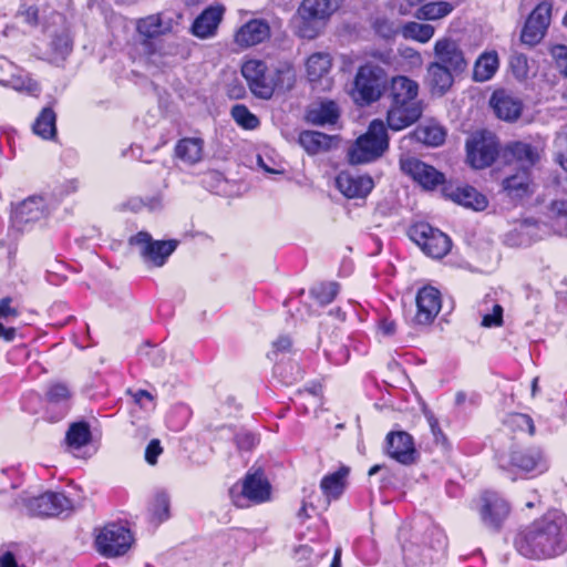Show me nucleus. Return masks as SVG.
Returning a JSON list of instances; mask_svg holds the SVG:
<instances>
[{"mask_svg": "<svg viewBox=\"0 0 567 567\" xmlns=\"http://www.w3.org/2000/svg\"><path fill=\"white\" fill-rule=\"evenodd\" d=\"M518 551L529 558H550L567 549V519L549 512L532 523L515 539Z\"/></svg>", "mask_w": 567, "mask_h": 567, "instance_id": "obj_1", "label": "nucleus"}, {"mask_svg": "<svg viewBox=\"0 0 567 567\" xmlns=\"http://www.w3.org/2000/svg\"><path fill=\"white\" fill-rule=\"evenodd\" d=\"M241 74L246 79L251 92L261 99H270L275 87L290 86L293 72L290 65L268 68L261 60L251 59L241 66Z\"/></svg>", "mask_w": 567, "mask_h": 567, "instance_id": "obj_2", "label": "nucleus"}, {"mask_svg": "<svg viewBox=\"0 0 567 567\" xmlns=\"http://www.w3.org/2000/svg\"><path fill=\"white\" fill-rule=\"evenodd\" d=\"M388 146L389 137L384 123L381 120H373L368 131L349 147V162L354 165L373 162L386 151Z\"/></svg>", "mask_w": 567, "mask_h": 567, "instance_id": "obj_3", "label": "nucleus"}, {"mask_svg": "<svg viewBox=\"0 0 567 567\" xmlns=\"http://www.w3.org/2000/svg\"><path fill=\"white\" fill-rule=\"evenodd\" d=\"M343 0H302L298 9V32L307 39L316 38Z\"/></svg>", "mask_w": 567, "mask_h": 567, "instance_id": "obj_4", "label": "nucleus"}, {"mask_svg": "<svg viewBox=\"0 0 567 567\" xmlns=\"http://www.w3.org/2000/svg\"><path fill=\"white\" fill-rule=\"evenodd\" d=\"M385 84L384 69L374 63H365L358 69L350 94L357 104L368 105L382 96Z\"/></svg>", "mask_w": 567, "mask_h": 567, "instance_id": "obj_5", "label": "nucleus"}, {"mask_svg": "<svg viewBox=\"0 0 567 567\" xmlns=\"http://www.w3.org/2000/svg\"><path fill=\"white\" fill-rule=\"evenodd\" d=\"M229 495L237 507L245 508L249 503L267 502L270 498V484L262 473H248L241 482L231 486Z\"/></svg>", "mask_w": 567, "mask_h": 567, "instance_id": "obj_6", "label": "nucleus"}, {"mask_svg": "<svg viewBox=\"0 0 567 567\" xmlns=\"http://www.w3.org/2000/svg\"><path fill=\"white\" fill-rule=\"evenodd\" d=\"M133 542L131 530L115 523L105 525L95 537L96 550L107 558L125 555Z\"/></svg>", "mask_w": 567, "mask_h": 567, "instance_id": "obj_7", "label": "nucleus"}, {"mask_svg": "<svg viewBox=\"0 0 567 567\" xmlns=\"http://www.w3.org/2000/svg\"><path fill=\"white\" fill-rule=\"evenodd\" d=\"M409 236L424 254L432 258H442L451 249V239L441 230L425 223L412 226Z\"/></svg>", "mask_w": 567, "mask_h": 567, "instance_id": "obj_8", "label": "nucleus"}, {"mask_svg": "<svg viewBox=\"0 0 567 567\" xmlns=\"http://www.w3.org/2000/svg\"><path fill=\"white\" fill-rule=\"evenodd\" d=\"M467 162L474 168L489 166L498 154V142L491 132H477L466 143Z\"/></svg>", "mask_w": 567, "mask_h": 567, "instance_id": "obj_9", "label": "nucleus"}, {"mask_svg": "<svg viewBox=\"0 0 567 567\" xmlns=\"http://www.w3.org/2000/svg\"><path fill=\"white\" fill-rule=\"evenodd\" d=\"M551 20V3L548 1L539 2L528 14L520 32V41L535 47L545 37Z\"/></svg>", "mask_w": 567, "mask_h": 567, "instance_id": "obj_10", "label": "nucleus"}, {"mask_svg": "<svg viewBox=\"0 0 567 567\" xmlns=\"http://www.w3.org/2000/svg\"><path fill=\"white\" fill-rule=\"evenodd\" d=\"M23 506L33 516H58L72 511V502L63 494L45 492L40 496L23 498Z\"/></svg>", "mask_w": 567, "mask_h": 567, "instance_id": "obj_11", "label": "nucleus"}, {"mask_svg": "<svg viewBox=\"0 0 567 567\" xmlns=\"http://www.w3.org/2000/svg\"><path fill=\"white\" fill-rule=\"evenodd\" d=\"M131 244L138 247V251L145 262L161 267L168 256L176 249L175 240H153L151 235L141 231L131 239Z\"/></svg>", "mask_w": 567, "mask_h": 567, "instance_id": "obj_12", "label": "nucleus"}, {"mask_svg": "<svg viewBox=\"0 0 567 567\" xmlns=\"http://www.w3.org/2000/svg\"><path fill=\"white\" fill-rule=\"evenodd\" d=\"M482 523L489 528H498L509 514L508 503L494 492H485L475 503Z\"/></svg>", "mask_w": 567, "mask_h": 567, "instance_id": "obj_13", "label": "nucleus"}, {"mask_svg": "<svg viewBox=\"0 0 567 567\" xmlns=\"http://www.w3.org/2000/svg\"><path fill=\"white\" fill-rule=\"evenodd\" d=\"M401 171L425 189H433L444 182V175L431 165L413 156L400 159Z\"/></svg>", "mask_w": 567, "mask_h": 567, "instance_id": "obj_14", "label": "nucleus"}, {"mask_svg": "<svg viewBox=\"0 0 567 567\" xmlns=\"http://www.w3.org/2000/svg\"><path fill=\"white\" fill-rule=\"evenodd\" d=\"M415 303L416 312L413 318L414 323L427 326L433 322L441 310V293L434 287H423L416 295Z\"/></svg>", "mask_w": 567, "mask_h": 567, "instance_id": "obj_15", "label": "nucleus"}, {"mask_svg": "<svg viewBox=\"0 0 567 567\" xmlns=\"http://www.w3.org/2000/svg\"><path fill=\"white\" fill-rule=\"evenodd\" d=\"M435 63H442L446 68L462 73L467 68V61L457 42L451 38H441L434 43Z\"/></svg>", "mask_w": 567, "mask_h": 567, "instance_id": "obj_16", "label": "nucleus"}, {"mask_svg": "<svg viewBox=\"0 0 567 567\" xmlns=\"http://www.w3.org/2000/svg\"><path fill=\"white\" fill-rule=\"evenodd\" d=\"M422 113V103H390L386 123L391 130L401 131L417 122Z\"/></svg>", "mask_w": 567, "mask_h": 567, "instance_id": "obj_17", "label": "nucleus"}, {"mask_svg": "<svg viewBox=\"0 0 567 567\" xmlns=\"http://www.w3.org/2000/svg\"><path fill=\"white\" fill-rule=\"evenodd\" d=\"M336 186L349 199L365 198L372 190L373 179L368 175L341 172L336 178Z\"/></svg>", "mask_w": 567, "mask_h": 567, "instance_id": "obj_18", "label": "nucleus"}, {"mask_svg": "<svg viewBox=\"0 0 567 567\" xmlns=\"http://www.w3.org/2000/svg\"><path fill=\"white\" fill-rule=\"evenodd\" d=\"M386 453L396 462L408 465L415 460V447L412 436L403 431L389 433Z\"/></svg>", "mask_w": 567, "mask_h": 567, "instance_id": "obj_19", "label": "nucleus"}, {"mask_svg": "<svg viewBox=\"0 0 567 567\" xmlns=\"http://www.w3.org/2000/svg\"><path fill=\"white\" fill-rule=\"evenodd\" d=\"M419 84L416 81L405 76H393L388 86V99L390 103H422L419 99Z\"/></svg>", "mask_w": 567, "mask_h": 567, "instance_id": "obj_20", "label": "nucleus"}, {"mask_svg": "<svg viewBox=\"0 0 567 567\" xmlns=\"http://www.w3.org/2000/svg\"><path fill=\"white\" fill-rule=\"evenodd\" d=\"M457 72L446 68L442 63L431 62L426 69L425 83L433 95H444L454 83Z\"/></svg>", "mask_w": 567, "mask_h": 567, "instance_id": "obj_21", "label": "nucleus"}, {"mask_svg": "<svg viewBox=\"0 0 567 567\" xmlns=\"http://www.w3.org/2000/svg\"><path fill=\"white\" fill-rule=\"evenodd\" d=\"M491 106L495 114L504 121H515L520 116L522 102L506 90H497L491 97Z\"/></svg>", "mask_w": 567, "mask_h": 567, "instance_id": "obj_22", "label": "nucleus"}, {"mask_svg": "<svg viewBox=\"0 0 567 567\" xmlns=\"http://www.w3.org/2000/svg\"><path fill=\"white\" fill-rule=\"evenodd\" d=\"M224 12L225 9L221 6H212L204 10L193 23L192 31L194 35L200 39L215 35Z\"/></svg>", "mask_w": 567, "mask_h": 567, "instance_id": "obj_23", "label": "nucleus"}, {"mask_svg": "<svg viewBox=\"0 0 567 567\" xmlns=\"http://www.w3.org/2000/svg\"><path fill=\"white\" fill-rule=\"evenodd\" d=\"M503 189L514 199H522L534 193V183L529 171L516 169L504 178Z\"/></svg>", "mask_w": 567, "mask_h": 567, "instance_id": "obj_24", "label": "nucleus"}, {"mask_svg": "<svg viewBox=\"0 0 567 567\" xmlns=\"http://www.w3.org/2000/svg\"><path fill=\"white\" fill-rule=\"evenodd\" d=\"M332 68V59L329 53H312L306 61V72L310 82L316 83L322 81L323 89L330 86L329 74Z\"/></svg>", "mask_w": 567, "mask_h": 567, "instance_id": "obj_25", "label": "nucleus"}, {"mask_svg": "<svg viewBox=\"0 0 567 567\" xmlns=\"http://www.w3.org/2000/svg\"><path fill=\"white\" fill-rule=\"evenodd\" d=\"M505 158L509 165H515L517 169L530 172L538 159V154L529 144L515 142L506 146Z\"/></svg>", "mask_w": 567, "mask_h": 567, "instance_id": "obj_26", "label": "nucleus"}, {"mask_svg": "<svg viewBox=\"0 0 567 567\" xmlns=\"http://www.w3.org/2000/svg\"><path fill=\"white\" fill-rule=\"evenodd\" d=\"M270 34L269 25L264 20L254 19L241 25L235 35V41L241 47L256 45Z\"/></svg>", "mask_w": 567, "mask_h": 567, "instance_id": "obj_27", "label": "nucleus"}, {"mask_svg": "<svg viewBox=\"0 0 567 567\" xmlns=\"http://www.w3.org/2000/svg\"><path fill=\"white\" fill-rule=\"evenodd\" d=\"M45 214V205L42 197L32 196L17 206L12 214L13 223L22 227L28 223L41 219Z\"/></svg>", "mask_w": 567, "mask_h": 567, "instance_id": "obj_28", "label": "nucleus"}, {"mask_svg": "<svg viewBox=\"0 0 567 567\" xmlns=\"http://www.w3.org/2000/svg\"><path fill=\"white\" fill-rule=\"evenodd\" d=\"M175 156L185 165H195L204 158V141L200 137H185L177 142Z\"/></svg>", "mask_w": 567, "mask_h": 567, "instance_id": "obj_29", "label": "nucleus"}, {"mask_svg": "<svg viewBox=\"0 0 567 567\" xmlns=\"http://www.w3.org/2000/svg\"><path fill=\"white\" fill-rule=\"evenodd\" d=\"M449 196L453 202L474 210H484L488 204L485 195L472 186L457 187L451 190Z\"/></svg>", "mask_w": 567, "mask_h": 567, "instance_id": "obj_30", "label": "nucleus"}, {"mask_svg": "<svg viewBox=\"0 0 567 567\" xmlns=\"http://www.w3.org/2000/svg\"><path fill=\"white\" fill-rule=\"evenodd\" d=\"M299 143L308 154L315 155L329 151L334 137L317 131H305L299 135Z\"/></svg>", "mask_w": 567, "mask_h": 567, "instance_id": "obj_31", "label": "nucleus"}, {"mask_svg": "<svg viewBox=\"0 0 567 567\" xmlns=\"http://www.w3.org/2000/svg\"><path fill=\"white\" fill-rule=\"evenodd\" d=\"M511 463L513 466L524 472H532L543 465V452L538 447L513 451L511 454Z\"/></svg>", "mask_w": 567, "mask_h": 567, "instance_id": "obj_32", "label": "nucleus"}, {"mask_svg": "<svg viewBox=\"0 0 567 567\" xmlns=\"http://www.w3.org/2000/svg\"><path fill=\"white\" fill-rule=\"evenodd\" d=\"M349 468L340 467L338 471L326 475L320 483L321 491L328 498H338L344 491Z\"/></svg>", "mask_w": 567, "mask_h": 567, "instance_id": "obj_33", "label": "nucleus"}, {"mask_svg": "<svg viewBox=\"0 0 567 567\" xmlns=\"http://www.w3.org/2000/svg\"><path fill=\"white\" fill-rule=\"evenodd\" d=\"M338 116L337 104L332 101L313 104L307 112V120L316 125L333 124Z\"/></svg>", "mask_w": 567, "mask_h": 567, "instance_id": "obj_34", "label": "nucleus"}, {"mask_svg": "<svg viewBox=\"0 0 567 567\" xmlns=\"http://www.w3.org/2000/svg\"><path fill=\"white\" fill-rule=\"evenodd\" d=\"M499 65L498 54L496 51L484 52L476 60L473 78L477 82L488 81L497 71Z\"/></svg>", "mask_w": 567, "mask_h": 567, "instance_id": "obj_35", "label": "nucleus"}, {"mask_svg": "<svg viewBox=\"0 0 567 567\" xmlns=\"http://www.w3.org/2000/svg\"><path fill=\"white\" fill-rule=\"evenodd\" d=\"M412 137L429 146H439L445 140L444 128L436 123H424L417 126L412 133Z\"/></svg>", "mask_w": 567, "mask_h": 567, "instance_id": "obj_36", "label": "nucleus"}, {"mask_svg": "<svg viewBox=\"0 0 567 567\" xmlns=\"http://www.w3.org/2000/svg\"><path fill=\"white\" fill-rule=\"evenodd\" d=\"M454 8L449 1L427 2L419 7L414 16L419 20L435 21L447 17Z\"/></svg>", "mask_w": 567, "mask_h": 567, "instance_id": "obj_37", "label": "nucleus"}, {"mask_svg": "<svg viewBox=\"0 0 567 567\" xmlns=\"http://www.w3.org/2000/svg\"><path fill=\"white\" fill-rule=\"evenodd\" d=\"M400 33L404 39L426 43L433 38L435 29L433 25L427 23L411 21L401 27Z\"/></svg>", "mask_w": 567, "mask_h": 567, "instance_id": "obj_38", "label": "nucleus"}, {"mask_svg": "<svg viewBox=\"0 0 567 567\" xmlns=\"http://www.w3.org/2000/svg\"><path fill=\"white\" fill-rule=\"evenodd\" d=\"M55 120V113L51 109H43L33 124L34 134L44 140L53 138L56 133Z\"/></svg>", "mask_w": 567, "mask_h": 567, "instance_id": "obj_39", "label": "nucleus"}, {"mask_svg": "<svg viewBox=\"0 0 567 567\" xmlns=\"http://www.w3.org/2000/svg\"><path fill=\"white\" fill-rule=\"evenodd\" d=\"M171 30V23L162 20L159 16H150L141 19L137 23V31L145 38H156Z\"/></svg>", "mask_w": 567, "mask_h": 567, "instance_id": "obj_40", "label": "nucleus"}, {"mask_svg": "<svg viewBox=\"0 0 567 567\" xmlns=\"http://www.w3.org/2000/svg\"><path fill=\"white\" fill-rule=\"evenodd\" d=\"M90 427L84 422L74 423L66 432V443L71 449L78 450L90 442Z\"/></svg>", "mask_w": 567, "mask_h": 567, "instance_id": "obj_41", "label": "nucleus"}, {"mask_svg": "<svg viewBox=\"0 0 567 567\" xmlns=\"http://www.w3.org/2000/svg\"><path fill=\"white\" fill-rule=\"evenodd\" d=\"M0 83L4 86H11L18 92H24L30 95H38L40 92L39 84L22 72L12 74L9 80L0 81Z\"/></svg>", "mask_w": 567, "mask_h": 567, "instance_id": "obj_42", "label": "nucleus"}, {"mask_svg": "<svg viewBox=\"0 0 567 567\" xmlns=\"http://www.w3.org/2000/svg\"><path fill=\"white\" fill-rule=\"evenodd\" d=\"M339 292V286L336 282H321L315 285L310 293L320 306H326L333 301Z\"/></svg>", "mask_w": 567, "mask_h": 567, "instance_id": "obj_43", "label": "nucleus"}, {"mask_svg": "<svg viewBox=\"0 0 567 567\" xmlns=\"http://www.w3.org/2000/svg\"><path fill=\"white\" fill-rule=\"evenodd\" d=\"M231 115L236 123L246 130H254L259 125L257 116H255L245 105H235Z\"/></svg>", "mask_w": 567, "mask_h": 567, "instance_id": "obj_44", "label": "nucleus"}, {"mask_svg": "<svg viewBox=\"0 0 567 567\" xmlns=\"http://www.w3.org/2000/svg\"><path fill=\"white\" fill-rule=\"evenodd\" d=\"M519 230L523 235H526L534 240L543 239L550 233L546 224L532 219H527L524 223H522L519 226Z\"/></svg>", "mask_w": 567, "mask_h": 567, "instance_id": "obj_45", "label": "nucleus"}, {"mask_svg": "<svg viewBox=\"0 0 567 567\" xmlns=\"http://www.w3.org/2000/svg\"><path fill=\"white\" fill-rule=\"evenodd\" d=\"M169 511V498L165 493H158L155 495L151 505V513L153 519L163 522L168 518Z\"/></svg>", "mask_w": 567, "mask_h": 567, "instance_id": "obj_46", "label": "nucleus"}, {"mask_svg": "<svg viewBox=\"0 0 567 567\" xmlns=\"http://www.w3.org/2000/svg\"><path fill=\"white\" fill-rule=\"evenodd\" d=\"M511 69L517 79H526L529 72L528 59L523 53H515L509 60Z\"/></svg>", "mask_w": 567, "mask_h": 567, "instance_id": "obj_47", "label": "nucleus"}, {"mask_svg": "<svg viewBox=\"0 0 567 567\" xmlns=\"http://www.w3.org/2000/svg\"><path fill=\"white\" fill-rule=\"evenodd\" d=\"M71 391L64 383H53L47 391V398L52 403H62L70 399Z\"/></svg>", "mask_w": 567, "mask_h": 567, "instance_id": "obj_48", "label": "nucleus"}, {"mask_svg": "<svg viewBox=\"0 0 567 567\" xmlns=\"http://www.w3.org/2000/svg\"><path fill=\"white\" fill-rule=\"evenodd\" d=\"M549 53L554 59L556 66L567 78V47L554 44L549 48Z\"/></svg>", "mask_w": 567, "mask_h": 567, "instance_id": "obj_49", "label": "nucleus"}, {"mask_svg": "<svg viewBox=\"0 0 567 567\" xmlns=\"http://www.w3.org/2000/svg\"><path fill=\"white\" fill-rule=\"evenodd\" d=\"M503 324V308L498 303L492 306V312H486L482 317V326L485 328L501 327Z\"/></svg>", "mask_w": 567, "mask_h": 567, "instance_id": "obj_50", "label": "nucleus"}, {"mask_svg": "<svg viewBox=\"0 0 567 567\" xmlns=\"http://www.w3.org/2000/svg\"><path fill=\"white\" fill-rule=\"evenodd\" d=\"M550 214L556 219H566V225L563 229H556L557 233L567 237V199L555 200L550 205Z\"/></svg>", "mask_w": 567, "mask_h": 567, "instance_id": "obj_51", "label": "nucleus"}, {"mask_svg": "<svg viewBox=\"0 0 567 567\" xmlns=\"http://www.w3.org/2000/svg\"><path fill=\"white\" fill-rule=\"evenodd\" d=\"M163 452L158 440H152L145 450V460L148 464L155 465L157 457Z\"/></svg>", "mask_w": 567, "mask_h": 567, "instance_id": "obj_52", "label": "nucleus"}, {"mask_svg": "<svg viewBox=\"0 0 567 567\" xmlns=\"http://www.w3.org/2000/svg\"><path fill=\"white\" fill-rule=\"evenodd\" d=\"M511 420L514 424H516L520 429H527L529 434H532V435L534 434L535 426H534L533 420L528 415L514 414V415H512Z\"/></svg>", "mask_w": 567, "mask_h": 567, "instance_id": "obj_53", "label": "nucleus"}, {"mask_svg": "<svg viewBox=\"0 0 567 567\" xmlns=\"http://www.w3.org/2000/svg\"><path fill=\"white\" fill-rule=\"evenodd\" d=\"M257 443V437L251 433H243L237 435V445L239 449L249 450Z\"/></svg>", "mask_w": 567, "mask_h": 567, "instance_id": "obj_54", "label": "nucleus"}, {"mask_svg": "<svg viewBox=\"0 0 567 567\" xmlns=\"http://www.w3.org/2000/svg\"><path fill=\"white\" fill-rule=\"evenodd\" d=\"M11 299L3 298L0 301V319H8L10 317H17L18 311L10 306Z\"/></svg>", "mask_w": 567, "mask_h": 567, "instance_id": "obj_55", "label": "nucleus"}, {"mask_svg": "<svg viewBox=\"0 0 567 567\" xmlns=\"http://www.w3.org/2000/svg\"><path fill=\"white\" fill-rule=\"evenodd\" d=\"M0 567H19L17 559L11 551H0Z\"/></svg>", "mask_w": 567, "mask_h": 567, "instance_id": "obj_56", "label": "nucleus"}, {"mask_svg": "<svg viewBox=\"0 0 567 567\" xmlns=\"http://www.w3.org/2000/svg\"><path fill=\"white\" fill-rule=\"evenodd\" d=\"M290 347H291V340L288 337H279L272 343V348H274L272 353L286 352V351H288L290 349Z\"/></svg>", "mask_w": 567, "mask_h": 567, "instance_id": "obj_57", "label": "nucleus"}, {"mask_svg": "<svg viewBox=\"0 0 567 567\" xmlns=\"http://www.w3.org/2000/svg\"><path fill=\"white\" fill-rule=\"evenodd\" d=\"M424 0H403L399 7V12L403 16L410 14L412 9L419 7Z\"/></svg>", "mask_w": 567, "mask_h": 567, "instance_id": "obj_58", "label": "nucleus"}, {"mask_svg": "<svg viewBox=\"0 0 567 567\" xmlns=\"http://www.w3.org/2000/svg\"><path fill=\"white\" fill-rule=\"evenodd\" d=\"M380 330L384 336H392L396 330V324L392 320L383 319L380 323Z\"/></svg>", "mask_w": 567, "mask_h": 567, "instance_id": "obj_59", "label": "nucleus"}, {"mask_svg": "<svg viewBox=\"0 0 567 567\" xmlns=\"http://www.w3.org/2000/svg\"><path fill=\"white\" fill-rule=\"evenodd\" d=\"M20 14L23 17L24 21L33 24L38 21V10L33 7H29L25 10L21 11Z\"/></svg>", "mask_w": 567, "mask_h": 567, "instance_id": "obj_60", "label": "nucleus"}, {"mask_svg": "<svg viewBox=\"0 0 567 567\" xmlns=\"http://www.w3.org/2000/svg\"><path fill=\"white\" fill-rule=\"evenodd\" d=\"M306 401H311L312 404L317 405L320 402V396L317 390H306L300 393Z\"/></svg>", "mask_w": 567, "mask_h": 567, "instance_id": "obj_61", "label": "nucleus"}, {"mask_svg": "<svg viewBox=\"0 0 567 567\" xmlns=\"http://www.w3.org/2000/svg\"><path fill=\"white\" fill-rule=\"evenodd\" d=\"M134 400L136 403L141 404L142 406L144 405V401H150L152 402L153 401V395L145 391V390H138L135 394H134Z\"/></svg>", "mask_w": 567, "mask_h": 567, "instance_id": "obj_62", "label": "nucleus"}, {"mask_svg": "<svg viewBox=\"0 0 567 567\" xmlns=\"http://www.w3.org/2000/svg\"><path fill=\"white\" fill-rule=\"evenodd\" d=\"M14 336V328H6L2 323H0V338L4 339L6 341H12Z\"/></svg>", "mask_w": 567, "mask_h": 567, "instance_id": "obj_63", "label": "nucleus"}, {"mask_svg": "<svg viewBox=\"0 0 567 567\" xmlns=\"http://www.w3.org/2000/svg\"><path fill=\"white\" fill-rule=\"evenodd\" d=\"M311 554V548L309 546H300L297 550H296V555L298 556L299 559H306L310 556Z\"/></svg>", "mask_w": 567, "mask_h": 567, "instance_id": "obj_64", "label": "nucleus"}]
</instances>
